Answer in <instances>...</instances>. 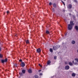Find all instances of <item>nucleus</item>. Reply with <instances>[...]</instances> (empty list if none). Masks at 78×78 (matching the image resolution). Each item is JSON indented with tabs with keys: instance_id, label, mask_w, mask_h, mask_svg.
Instances as JSON below:
<instances>
[{
	"instance_id": "obj_1",
	"label": "nucleus",
	"mask_w": 78,
	"mask_h": 78,
	"mask_svg": "<svg viewBox=\"0 0 78 78\" xmlns=\"http://www.w3.org/2000/svg\"><path fill=\"white\" fill-rule=\"evenodd\" d=\"M68 30H71L72 29V26L70 24H68Z\"/></svg>"
},
{
	"instance_id": "obj_2",
	"label": "nucleus",
	"mask_w": 78,
	"mask_h": 78,
	"mask_svg": "<svg viewBox=\"0 0 78 78\" xmlns=\"http://www.w3.org/2000/svg\"><path fill=\"white\" fill-rule=\"evenodd\" d=\"M8 61V58H6L5 60L2 59V63H4V62H6Z\"/></svg>"
},
{
	"instance_id": "obj_3",
	"label": "nucleus",
	"mask_w": 78,
	"mask_h": 78,
	"mask_svg": "<svg viewBox=\"0 0 78 78\" xmlns=\"http://www.w3.org/2000/svg\"><path fill=\"white\" fill-rule=\"evenodd\" d=\"M36 52L38 53H41V48H39L38 49H37Z\"/></svg>"
},
{
	"instance_id": "obj_4",
	"label": "nucleus",
	"mask_w": 78,
	"mask_h": 78,
	"mask_svg": "<svg viewBox=\"0 0 78 78\" xmlns=\"http://www.w3.org/2000/svg\"><path fill=\"white\" fill-rule=\"evenodd\" d=\"M21 66L22 67H25V64L23 62H21Z\"/></svg>"
},
{
	"instance_id": "obj_5",
	"label": "nucleus",
	"mask_w": 78,
	"mask_h": 78,
	"mask_svg": "<svg viewBox=\"0 0 78 78\" xmlns=\"http://www.w3.org/2000/svg\"><path fill=\"white\" fill-rule=\"evenodd\" d=\"M70 69V66H65V69L66 70H69Z\"/></svg>"
},
{
	"instance_id": "obj_6",
	"label": "nucleus",
	"mask_w": 78,
	"mask_h": 78,
	"mask_svg": "<svg viewBox=\"0 0 78 78\" xmlns=\"http://www.w3.org/2000/svg\"><path fill=\"white\" fill-rule=\"evenodd\" d=\"M68 8H69V9H71V8H72V5L69 4L68 6Z\"/></svg>"
},
{
	"instance_id": "obj_7",
	"label": "nucleus",
	"mask_w": 78,
	"mask_h": 78,
	"mask_svg": "<svg viewBox=\"0 0 78 78\" xmlns=\"http://www.w3.org/2000/svg\"><path fill=\"white\" fill-rule=\"evenodd\" d=\"M69 64L70 66H73V63H72L71 62H69Z\"/></svg>"
},
{
	"instance_id": "obj_8",
	"label": "nucleus",
	"mask_w": 78,
	"mask_h": 78,
	"mask_svg": "<svg viewBox=\"0 0 78 78\" xmlns=\"http://www.w3.org/2000/svg\"><path fill=\"white\" fill-rule=\"evenodd\" d=\"M72 76H73V77H75V76H76V74L74 73H73L72 74Z\"/></svg>"
},
{
	"instance_id": "obj_9",
	"label": "nucleus",
	"mask_w": 78,
	"mask_h": 78,
	"mask_svg": "<svg viewBox=\"0 0 78 78\" xmlns=\"http://www.w3.org/2000/svg\"><path fill=\"white\" fill-rule=\"evenodd\" d=\"M28 72L29 73H32V71L31 70V69H29L28 70Z\"/></svg>"
},
{
	"instance_id": "obj_10",
	"label": "nucleus",
	"mask_w": 78,
	"mask_h": 78,
	"mask_svg": "<svg viewBox=\"0 0 78 78\" xmlns=\"http://www.w3.org/2000/svg\"><path fill=\"white\" fill-rule=\"evenodd\" d=\"M70 24L71 26H72V25H74V23H73V21H71L70 22Z\"/></svg>"
},
{
	"instance_id": "obj_11",
	"label": "nucleus",
	"mask_w": 78,
	"mask_h": 78,
	"mask_svg": "<svg viewBox=\"0 0 78 78\" xmlns=\"http://www.w3.org/2000/svg\"><path fill=\"white\" fill-rule=\"evenodd\" d=\"M25 72H26V70L25 69H23L22 70V72L24 74V73H25Z\"/></svg>"
},
{
	"instance_id": "obj_12",
	"label": "nucleus",
	"mask_w": 78,
	"mask_h": 78,
	"mask_svg": "<svg viewBox=\"0 0 78 78\" xmlns=\"http://www.w3.org/2000/svg\"><path fill=\"white\" fill-rule=\"evenodd\" d=\"M53 7L54 8H56V4L54 3L53 5Z\"/></svg>"
},
{
	"instance_id": "obj_13",
	"label": "nucleus",
	"mask_w": 78,
	"mask_h": 78,
	"mask_svg": "<svg viewBox=\"0 0 78 78\" xmlns=\"http://www.w3.org/2000/svg\"><path fill=\"white\" fill-rule=\"evenodd\" d=\"M51 63V61L50 60H48V61L47 62V64H50Z\"/></svg>"
},
{
	"instance_id": "obj_14",
	"label": "nucleus",
	"mask_w": 78,
	"mask_h": 78,
	"mask_svg": "<svg viewBox=\"0 0 78 78\" xmlns=\"http://www.w3.org/2000/svg\"><path fill=\"white\" fill-rule=\"evenodd\" d=\"M34 78H39V77L37 75H35L34 76Z\"/></svg>"
},
{
	"instance_id": "obj_15",
	"label": "nucleus",
	"mask_w": 78,
	"mask_h": 78,
	"mask_svg": "<svg viewBox=\"0 0 78 78\" xmlns=\"http://www.w3.org/2000/svg\"><path fill=\"white\" fill-rule=\"evenodd\" d=\"M71 43L72 44H75V41H72Z\"/></svg>"
},
{
	"instance_id": "obj_16",
	"label": "nucleus",
	"mask_w": 78,
	"mask_h": 78,
	"mask_svg": "<svg viewBox=\"0 0 78 78\" xmlns=\"http://www.w3.org/2000/svg\"><path fill=\"white\" fill-rule=\"evenodd\" d=\"M53 49L54 50H56V46H54L53 47Z\"/></svg>"
},
{
	"instance_id": "obj_17",
	"label": "nucleus",
	"mask_w": 78,
	"mask_h": 78,
	"mask_svg": "<svg viewBox=\"0 0 78 78\" xmlns=\"http://www.w3.org/2000/svg\"><path fill=\"white\" fill-rule=\"evenodd\" d=\"M75 29L76 30H78V26H75Z\"/></svg>"
},
{
	"instance_id": "obj_18",
	"label": "nucleus",
	"mask_w": 78,
	"mask_h": 78,
	"mask_svg": "<svg viewBox=\"0 0 78 78\" xmlns=\"http://www.w3.org/2000/svg\"><path fill=\"white\" fill-rule=\"evenodd\" d=\"M26 44H29L30 42H29V41L27 40L26 41Z\"/></svg>"
},
{
	"instance_id": "obj_19",
	"label": "nucleus",
	"mask_w": 78,
	"mask_h": 78,
	"mask_svg": "<svg viewBox=\"0 0 78 78\" xmlns=\"http://www.w3.org/2000/svg\"><path fill=\"white\" fill-rule=\"evenodd\" d=\"M50 52H53V49H52V48H50Z\"/></svg>"
},
{
	"instance_id": "obj_20",
	"label": "nucleus",
	"mask_w": 78,
	"mask_h": 78,
	"mask_svg": "<svg viewBox=\"0 0 78 78\" xmlns=\"http://www.w3.org/2000/svg\"><path fill=\"white\" fill-rule=\"evenodd\" d=\"M46 34H49L50 33V32H49V31L48 30H47L46 32Z\"/></svg>"
},
{
	"instance_id": "obj_21",
	"label": "nucleus",
	"mask_w": 78,
	"mask_h": 78,
	"mask_svg": "<svg viewBox=\"0 0 78 78\" xmlns=\"http://www.w3.org/2000/svg\"><path fill=\"white\" fill-rule=\"evenodd\" d=\"M19 74L20 76H22L23 75V73H19Z\"/></svg>"
},
{
	"instance_id": "obj_22",
	"label": "nucleus",
	"mask_w": 78,
	"mask_h": 78,
	"mask_svg": "<svg viewBox=\"0 0 78 78\" xmlns=\"http://www.w3.org/2000/svg\"><path fill=\"white\" fill-rule=\"evenodd\" d=\"M3 57V55H2V54H0V58H2Z\"/></svg>"
},
{
	"instance_id": "obj_23",
	"label": "nucleus",
	"mask_w": 78,
	"mask_h": 78,
	"mask_svg": "<svg viewBox=\"0 0 78 78\" xmlns=\"http://www.w3.org/2000/svg\"><path fill=\"white\" fill-rule=\"evenodd\" d=\"M75 61H76L77 62H78V58H76L75 59Z\"/></svg>"
},
{
	"instance_id": "obj_24",
	"label": "nucleus",
	"mask_w": 78,
	"mask_h": 78,
	"mask_svg": "<svg viewBox=\"0 0 78 78\" xmlns=\"http://www.w3.org/2000/svg\"><path fill=\"white\" fill-rule=\"evenodd\" d=\"M74 2H75V3H77V1H76V0H73Z\"/></svg>"
},
{
	"instance_id": "obj_25",
	"label": "nucleus",
	"mask_w": 78,
	"mask_h": 78,
	"mask_svg": "<svg viewBox=\"0 0 78 78\" xmlns=\"http://www.w3.org/2000/svg\"><path fill=\"white\" fill-rule=\"evenodd\" d=\"M54 59H56V58H57L56 56H54Z\"/></svg>"
},
{
	"instance_id": "obj_26",
	"label": "nucleus",
	"mask_w": 78,
	"mask_h": 78,
	"mask_svg": "<svg viewBox=\"0 0 78 78\" xmlns=\"http://www.w3.org/2000/svg\"><path fill=\"white\" fill-rule=\"evenodd\" d=\"M19 61H20V62H22V59H20L19 60Z\"/></svg>"
},
{
	"instance_id": "obj_27",
	"label": "nucleus",
	"mask_w": 78,
	"mask_h": 78,
	"mask_svg": "<svg viewBox=\"0 0 78 78\" xmlns=\"http://www.w3.org/2000/svg\"><path fill=\"white\" fill-rule=\"evenodd\" d=\"M7 14H9V11H8L7 12Z\"/></svg>"
},
{
	"instance_id": "obj_28",
	"label": "nucleus",
	"mask_w": 78,
	"mask_h": 78,
	"mask_svg": "<svg viewBox=\"0 0 78 78\" xmlns=\"http://www.w3.org/2000/svg\"><path fill=\"white\" fill-rule=\"evenodd\" d=\"M49 5H51V2H50L49 4Z\"/></svg>"
},
{
	"instance_id": "obj_29",
	"label": "nucleus",
	"mask_w": 78,
	"mask_h": 78,
	"mask_svg": "<svg viewBox=\"0 0 78 78\" xmlns=\"http://www.w3.org/2000/svg\"><path fill=\"white\" fill-rule=\"evenodd\" d=\"M15 66L16 67H17V64H16L15 65Z\"/></svg>"
},
{
	"instance_id": "obj_30",
	"label": "nucleus",
	"mask_w": 78,
	"mask_h": 78,
	"mask_svg": "<svg viewBox=\"0 0 78 78\" xmlns=\"http://www.w3.org/2000/svg\"><path fill=\"white\" fill-rule=\"evenodd\" d=\"M61 2H62V3H63H63H64V2H63V1H61Z\"/></svg>"
},
{
	"instance_id": "obj_31",
	"label": "nucleus",
	"mask_w": 78,
	"mask_h": 78,
	"mask_svg": "<svg viewBox=\"0 0 78 78\" xmlns=\"http://www.w3.org/2000/svg\"><path fill=\"white\" fill-rule=\"evenodd\" d=\"M40 75H42V73H40Z\"/></svg>"
},
{
	"instance_id": "obj_32",
	"label": "nucleus",
	"mask_w": 78,
	"mask_h": 78,
	"mask_svg": "<svg viewBox=\"0 0 78 78\" xmlns=\"http://www.w3.org/2000/svg\"><path fill=\"white\" fill-rule=\"evenodd\" d=\"M1 50H2V49L1 48V47H0V51H1Z\"/></svg>"
},
{
	"instance_id": "obj_33",
	"label": "nucleus",
	"mask_w": 78,
	"mask_h": 78,
	"mask_svg": "<svg viewBox=\"0 0 78 78\" xmlns=\"http://www.w3.org/2000/svg\"><path fill=\"white\" fill-rule=\"evenodd\" d=\"M52 10H53L54 12H55V10H54V9H52Z\"/></svg>"
},
{
	"instance_id": "obj_34",
	"label": "nucleus",
	"mask_w": 78,
	"mask_h": 78,
	"mask_svg": "<svg viewBox=\"0 0 78 78\" xmlns=\"http://www.w3.org/2000/svg\"><path fill=\"white\" fill-rule=\"evenodd\" d=\"M39 72H41V70H39Z\"/></svg>"
},
{
	"instance_id": "obj_35",
	"label": "nucleus",
	"mask_w": 78,
	"mask_h": 78,
	"mask_svg": "<svg viewBox=\"0 0 78 78\" xmlns=\"http://www.w3.org/2000/svg\"><path fill=\"white\" fill-rule=\"evenodd\" d=\"M73 64H74V60H73Z\"/></svg>"
},
{
	"instance_id": "obj_36",
	"label": "nucleus",
	"mask_w": 78,
	"mask_h": 78,
	"mask_svg": "<svg viewBox=\"0 0 78 78\" xmlns=\"http://www.w3.org/2000/svg\"><path fill=\"white\" fill-rule=\"evenodd\" d=\"M39 66H41V64H39Z\"/></svg>"
},
{
	"instance_id": "obj_37",
	"label": "nucleus",
	"mask_w": 78,
	"mask_h": 78,
	"mask_svg": "<svg viewBox=\"0 0 78 78\" xmlns=\"http://www.w3.org/2000/svg\"><path fill=\"white\" fill-rule=\"evenodd\" d=\"M63 4L64 6H65V3H63Z\"/></svg>"
},
{
	"instance_id": "obj_38",
	"label": "nucleus",
	"mask_w": 78,
	"mask_h": 78,
	"mask_svg": "<svg viewBox=\"0 0 78 78\" xmlns=\"http://www.w3.org/2000/svg\"><path fill=\"white\" fill-rule=\"evenodd\" d=\"M63 4L64 6H65V3H63Z\"/></svg>"
},
{
	"instance_id": "obj_39",
	"label": "nucleus",
	"mask_w": 78,
	"mask_h": 78,
	"mask_svg": "<svg viewBox=\"0 0 78 78\" xmlns=\"http://www.w3.org/2000/svg\"><path fill=\"white\" fill-rule=\"evenodd\" d=\"M69 16H71V15H71V14H70H70H69Z\"/></svg>"
},
{
	"instance_id": "obj_40",
	"label": "nucleus",
	"mask_w": 78,
	"mask_h": 78,
	"mask_svg": "<svg viewBox=\"0 0 78 78\" xmlns=\"http://www.w3.org/2000/svg\"><path fill=\"white\" fill-rule=\"evenodd\" d=\"M64 44V43L63 42H62V44L63 45V44Z\"/></svg>"
},
{
	"instance_id": "obj_41",
	"label": "nucleus",
	"mask_w": 78,
	"mask_h": 78,
	"mask_svg": "<svg viewBox=\"0 0 78 78\" xmlns=\"http://www.w3.org/2000/svg\"><path fill=\"white\" fill-rule=\"evenodd\" d=\"M64 0V1H66V0Z\"/></svg>"
},
{
	"instance_id": "obj_42",
	"label": "nucleus",
	"mask_w": 78,
	"mask_h": 78,
	"mask_svg": "<svg viewBox=\"0 0 78 78\" xmlns=\"http://www.w3.org/2000/svg\"><path fill=\"white\" fill-rule=\"evenodd\" d=\"M65 35L66 36V34Z\"/></svg>"
}]
</instances>
